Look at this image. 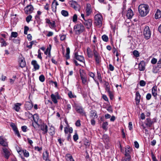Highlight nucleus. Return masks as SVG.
<instances>
[{
  "label": "nucleus",
  "instance_id": "nucleus-1",
  "mask_svg": "<svg viewBox=\"0 0 161 161\" xmlns=\"http://www.w3.org/2000/svg\"><path fill=\"white\" fill-rule=\"evenodd\" d=\"M74 30L77 34H79L82 32L84 30V26L81 24H79L75 25L74 26Z\"/></svg>",
  "mask_w": 161,
  "mask_h": 161
},
{
  "label": "nucleus",
  "instance_id": "nucleus-2",
  "mask_svg": "<svg viewBox=\"0 0 161 161\" xmlns=\"http://www.w3.org/2000/svg\"><path fill=\"white\" fill-rule=\"evenodd\" d=\"M95 23L96 25L99 26H101L102 25V21L103 17L100 14H97L94 17Z\"/></svg>",
  "mask_w": 161,
  "mask_h": 161
},
{
  "label": "nucleus",
  "instance_id": "nucleus-3",
  "mask_svg": "<svg viewBox=\"0 0 161 161\" xmlns=\"http://www.w3.org/2000/svg\"><path fill=\"white\" fill-rule=\"evenodd\" d=\"M149 12V6L147 4H142V17L146 16Z\"/></svg>",
  "mask_w": 161,
  "mask_h": 161
},
{
  "label": "nucleus",
  "instance_id": "nucleus-4",
  "mask_svg": "<svg viewBox=\"0 0 161 161\" xmlns=\"http://www.w3.org/2000/svg\"><path fill=\"white\" fill-rule=\"evenodd\" d=\"M143 35L146 39H149L151 37V33L149 27L148 26L145 27L143 30Z\"/></svg>",
  "mask_w": 161,
  "mask_h": 161
},
{
  "label": "nucleus",
  "instance_id": "nucleus-5",
  "mask_svg": "<svg viewBox=\"0 0 161 161\" xmlns=\"http://www.w3.org/2000/svg\"><path fill=\"white\" fill-rule=\"evenodd\" d=\"M93 53L95 61L97 64H99L101 62V57L95 49L93 50Z\"/></svg>",
  "mask_w": 161,
  "mask_h": 161
},
{
  "label": "nucleus",
  "instance_id": "nucleus-6",
  "mask_svg": "<svg viewBox=\"0 0 161 161\" xmlns=\"http://www.w3.org/2000/svg\"><path fill=\"white\" fill-rule=\"evenodd\" d=\"M51 97L52 101L56 104L58 103L57 99H60V97L58 92H57L54 94L52 93L51 95Z\"/></svg>",
  "mask_w": 161,
  "mask_h": 161
},
{
  "label": "nucleus",
  "instance_id": "nucleus-7",
  "mask_svg": "<svg viewBox=\"0 0 161 161\" xmlns=\"http://www.w3.org/2000/svg\"><path fill=\"white\" fill-rule=\"evenodd\" d=\"M70 4L71 6L76 10L79 11L80 8V6L76 2L74 1H70Z\"/></svg>",
  "mask_w": 161,
  "mask_h": 161
},
{
  "label": "nucleus",
  "instance_id": "nucleus-8",
  "mask_svg": "<svg viewBox=\"0 0 161 161\" xmlns=\"http://www.w3.org/2000/svg\"><path fill=\"white\" fill-rule=\"evenodd\" d=\"M33 10V8L31 5L27 6L25 9V13L27 14L31 13Z\"/></svg>",
  "mask_w": 161,
  "mask_h": 161
},
{
  "label": "nucleus",
  "instance_id": "nucleus-9",
  "mask_svg": "<svg viewBox=\"0 0 161 161\" xmlns=\"http://www.w3.org/2000/svg\"><path fill=\"white\" fill-rule=\"evenodd\" d=\"M80 74L82 82L83 84H85L86 82V73L82 71V72H80Z\"/></svg>",
  "mask_w": 161,
  "mask_h": 161
},
{
  "label": "nucleus",
  "instance_id": "nucleus-10",
  "mask_svg": "<svg viewBox=\"0 0 161 161\" xmlns=\"http://www.w3.org/2000/svg\"><path fill=\"white\" fill-rule=\"evenodd\" d=\"M2 149L5 158L8 159L11 154L10 151L9 150L5 147L3 148Z\"/></svg>",
  "mask_w": 161,
  "mask_h": 161
},
{
  "label": "nucleus",
  "instance_id": "nucleus-11",
  "mask_svg": "<svg viewBox=\"0 0 161 161\" xmlns=\"http://www.w3.org/2000/svg\"><path fill=\"white\" fill-rule=\"evenodd\" d=\"M10 126L12 127L13 130L15 132V134L17 135V136L19 137H20V135L18 130L15 124L14 123H12L10 124Z\"/></svg>",
  "mask_w": 161,
  "mask_h": 161
},
{
  "label": "nucleus",
  "instance_id": "nucleus-12",
  "mask_svg": "<svg viewBox=\"0 0 161 161\" xmlns=\"http://www.w3.org/2000/svg\"><path fill=\"white\" fill-rule=\"evenodd\" d=\"M86 15L87 16H89L91 13L92 10L91 6L90 4H86Z\"/></svg>",
  "mask_w": 161,
  "mask_h": 161
},
{
  "label": "nucleus",
  "instance_id": "nucleus-13",
  "mask_svg": "<svg viewBox=\"0 0 161 161\" xmlns=\"http://www.w3.org/2000/svg\"><path fill=\"white\" fill-rule=\"evenodd\" d=\"M41 129L43 131L42 133L44 134L47 132V126L44 123L41 125Z\"/></svg>",
  "mask_w": 161,
  "mask_h": 161
},
{
  "label": "nucleus",
  "instance_id": "nucleus-14",
  "mask_svg": "<svg viewBox=\"0 0 161 161\" xmlns=\"http://www.w3.org/2000/svg\"><path fill=\"white\" fill-rule=\"evenodd\" d=\"M141 96L138 92H137L136 94L135 100L137 107H139V103L140 102Z\"/></svg>",
  "mask_w": 161,
  "mask_h": 161
},
{
  "label": "nucleus",
  "instance_id": "nucleus-15",
  "mask_svg": "<svg viewBox=\"0 0 161 161\" xmlns=\"http://www.w3.org/2000/svg\"><path fill=\"white\" fill-rule=\"evenodd\" d=\"M84 23L85 25L86 26V28L89 29L92 25V20L90 19L87 20H85Z\"/></svg>",
  "mask_w": 161,
  "mask_h": 161
},
{
  "label": "nucleus",
  "instance_id": "nucleus-16",
  "mask_svg": "<svg viewBox=\"0 0 161 161\" xmlns=\"http://www.w3.org/2000/svg\"><path fill=\"white\" fill-rule=\"evenodd\" d=\"M75 57L77 60L80 62H83L84 61V59L83 57L82 56L78 55L77 53L76 52L75 53Z\"/></svg>",
  "mask_w": 161,
  "mask_h": 161
},
{
  "label": "nucleus",
  "instance_id": "nucleus-17",
  "mask_svg": "<svg viewBox=\"0 0 161 161\" xmlns=\"http://www.w3.org/2000/svg\"><path fill=\"white\" fill-rule=\"evenodd\" d=\"M75 110L78 113L82 115H85V113L83 110L82 108L80 106H77L76 107Z\"/></svg>",
  "mask_w": 161,
  "mask_h": 161
},
{
  "label": "nucleus",
  "instance_id": "nucleus-18",
  "mask_svg": "<svg viewBox=\"0 0 161 161\" xmlns=\"http://www.w3.org/2000/svg\"><path fill=\"white\" fill-rule=\"evenodd\" d=\"M133 15L134 14L132 10L130 8H129L127 11L126 14V16L127 18L128 19H130L132 18Z\"/></svg>",
  "mask_w": 161,
  "mask_h": 161
},
{
  "label": "nucleus",
  "instance_id": "nucleus-19",
  "mask_svg": "<svg viewBox=\"0 0 161 161\" xmlns=\"http://www.w3.org/2000/svg\"><path fill=\"white\" fill-rule=\"evenodd\" d=\"M31 64L33 65L34 69L36 70H38L39 69L40 66L37 64V61L35 60H33L31 61Z\"/></svg>",
  "mask_w": 161,
  "mask_h": 161
},
{
  "label": "nucleus",
  "instance_id": "nucleus-20",
  "mask_svg": "<svg viewBox=\"0 0 161 161\" xmlns=\"http://www.w3.org/2000/svg\"><path fill=\"white\" fill-rule=\"evenodd\" d=\"M0 144L4 147H6L8 146L7 143L2 136H0Z\"/></svg>",
  "mask_w": 161,
  "mask_h": 161
},
{
  "label": "nucleus",
  "instance_id": "nucleus-21",
  "mask_svg": "<svg viewBox=\"0 0 161 161\" xmlns=\"http://www.w3.org/2000/svg\"><path fill=\"white\" fill-rule=\"evenodd\" d=\"M131 151V149L130 147H127L125 150V155L126 157H130V153Z\"/></svg>",
  "mask_w": 161,
  "mask_h": 161
},
{
  "label": "nucleus",
  "instance_id": "nucleus-22",
  "mask_svg": "<svg viewBox=\"0 0 161 161\" xmlns=\"http://www.w3.org/2000/svg\"><path fill=\"white\" fill-rule=\"evenodd\" d=\"M28 114L29 116H30L31 117L33 116V120L34 122H38V120H39V118L38 115L37 114H34L33 115H32L30 113H29Z\"/></svg>",
  "mask_w": 161,
  "mask_h": 161
},
{
  "label": "nucleus",
  "instance_id": "nucleus-23",
  "mask_svg": "<svg viewBox=\"0 0 161 161\" xmlns=\"http://www.w3.org/2000/svg\"><path fill=\"white\" fill-rule=\"evenodd\" d=\"M102 139L105 143H107L109 141V137L106 134H104L103 135Z\"/></svg>",
  "mask_w": 161,
  "mask_h": 161
},
{
  "label": "nucleus",
  "instance_id": "nucleus-24",
  "mask_svg": "<svg viewBox=\"0 0 161 161\" xmlns=\"http://www.w3.org/2000/svg\"><path fill=\"white\" fill-rule=\"evenodd\" d=\"M20 66L21 68L25 67L26 65V63L24 59L20 58L19 59Z\"/></svg>",
  "mask_w": 161,
  "mask_h": 161
},
{
  "label": "nucleus",
  "instance_id": "nucleus-25",
  "mask_svg": "<svg viewBox=\"0 0 161 161\" xmlns=\"http://www.w3.org/2000/svg\"><path fill=\"white\" fill-rule=\"evenodd\" d=\"M25 107L28 110H30L33 107L32 104L30 102H26L25 104Z\"/></svg>",
  "mask_w": 161,
  "mask_h": 161
},
{
  "label": "nucleus",
  "instance_id": "nucleus-26",
  "mask_svg": "<svg viewBox=\"0 0 161 161\" xmlns=\"http://www.w3.org/2000/svg\"><path fill=\"white\" fill-rule=\"evenodd\" d=\"M157 87L156 86H153L152 89V95L154 97H156L157 95Z\"/></svg>",
  "mask_w": 161,
  "mask_h": 161
},
{
  "label": "nucleus",
  "instance_id": "nucleus-27",
  "mask_svg": "<svg viewBox=\"0 0 161 161\" xmlns=\"http://www.w3.org/2000/svg\"><path fill=\"white\" fill-rule=\"evenodd\" d=\"M161 17V11L159 9H158L155 14V18L156 19H157L160 18Z\"/></svg>",
  "mask_w": 161,
  "mask_h": 161
},
{
  "label": "nucleus",
  "instance_id": "nucleus-28",
  "mask_svg": "<svg viewBox=\"0 0 161 161\" xmlns=\"http://www.w3.org/2000/svg\"><path fill=\"white\" fill-rule=\"evenodd\" d=\"M21 105V104L19 103H17L14 104V109L16 111L18 112L19 111L20 108V106Z\"/></svg>",
  "mask_w": 161,
  "mask_h": 161
},
{
  "label": "nucleus",
  "instance_id": "nucleus-29",
  "mask_svg": "<svg viewBox=\"0 0 161 161\" xmlns=\"http://www.w3.org/2000/svg\"><path fill=\"white\" fill-rule=\"evenodd\" d=\"M90 117L92 119H96L97 118V113L96 111H91L90 112Z\"/></svg>",
  "mask_w": 161,
  "mask_h": 161
},
{
  "label": "nucleus",
  "instance_id": "nucleus-30",
  "mask_svg": "<svg viewBox=\"0 0 161 161\" xmlns=\"http://www.w3.org/2000/svg\"><path fill=\"white\" fill-rule=\"evenodd\" d=\"M146 125L149 127H150L153 123V122L150 119L147 118L146 120Z\"/></svg>",
  "mask_w": 161,
  "mask_h": 161
},
{
  "label": "nucleus",
  "instance_id": "nucleus-31",
  "mask_svg": "<svg viewBox=\"0 0 161 161\" xmlns=\"http://www.w3.org/2000/svg\"><path fill=\"white\" fill-rule=\"evenodd\" d=\"M49 154L47 151H46L43 153V158L44 160H46L48 159Z\"/></svg>",
  "mask_w": 161,
  "mask_h": 161
},
{
  "label": "nucleus",
  "instance_id": "nucleus-32",
  "mask_svg": "<svg viewBox=\"0 0 161 161\" xmlns=\"http://www.w3.org/2000/svg\"><path fill=\"white\" fill-rule=\"evenodd\" d=\"M70 49L68 47L66 48V53L65 55V57L67 59H69V58Z\"/></svg>",
  "mask_w": 161,
  "mask_h": 161
},
{
  "label": "nucleus",
  "instance_id": "nucleus-33",
  "mask_svg": "<svg viewBox=\"0 0 161 161\" xmlns=\"http://www.w3.org/2000/svg\"><path fill=\"white\" fill-rule=\"evenodd\" d=\"M105 85L106 86V90L108 92H109L110 91V88L108 83L107 82H105Z\"/></svg>",
  "mask_w": 161,
  "mask_h": 161
},
{
  "label": "nucleus",
  "instance_id": "nucleus-34",
  "mask_svg": "<svg viewBox=\"0 0 161 161\" xmlns=\"http://www.w3.org/2000/svg\"><path fill=\"white\" fill-rule=\"evenodd\" d=\"M66 157L67 158L68 161H75L72 156L69 154H68L66 155Z\"/></svg>",
  "mask_w": 161,
  "mask_h": 161
},
{
  "label": "nucleus",
  "instance_id": "nucleus-35",
  "mask_svg": "<svg viewBox=\"0 0 161 161\" xmlns=\"http://www.w3.org/2000/svg\"><path fill=\"white\" fill-rule=\"evenodd\" d=\"M61 14L65 17H66L68 16V12L66 10H62L61 12Z\"/></svg>",
  "mask_w": 161,
  "mask_h": 161
},
{
  "label": "nucleus",
  "instance_id": "nucleus-36",
  "mask_svg": "<svg viewBox=\"0 0 161 161\" xmlns=\"http://www.w3.org/2000/svg\"><path fill=\"white\" fill-rule=\"evenodd\" d=\"M102 39L103 41L106 42H108V36L105 35H104L102 36Z\"/></svg>",
  "mask_w": 161,
  "mask_h": 161
},
{
  "label": "nucleus",
  "instance_id": "nucleus-37",
  "mask_svg": "<svg viewBox=\"0 0 161 161\" xmlns=\"http://www.w3.org/2000/svg\"><path fill=\"white\" fill-rule=\"evenodd\" d=\"M0 42L1 43V45L2 46H6L7 45L6 42L2 38H1Z\"/></svg>",
  "mask_w": 161,
  "mask_h": 161
},
{
  "label": "nucleus",
  "instance_id": "nucleus-38",
  "mask_svg": "<svg viewBox=\"0 0 161 161\" xmlns=\"http://www.w3.org/2000/svg\"><path fill=\"white\" fill-rule=\"evenodd\" d=\"M32 125L35 128H36L39 127L40 125L38 123V122H35L32 123Z\"/></svg>",
  "mask_w": 161,
  "mask_h": 161
},
{
  "label": "nucleus",
  "instance_id": "nucleus-39",
  "mask_svg": "<svg viewBox=\"0 0 161 161\" xmlns=\"http://www.w3.org/2000/svg\"><path fill=\"white\" fill-rule=\"evenodd\" d=\"M89 50H90L89 48H87V53L88 56L89 58H92V55L91 53V51H89Z\"/></svg>",
  "mask_w": 161,
  "mask_h": 161
},
{
  "label": "nucleus",
  "instance_id": "nucleus-40",
  "mask_svg": "<svg viewBox=\"0 0 161 161\" xmlns=\"http://www.w3.org/2000/svg\"><path fill=\"white\" fill-rule=\"evenodd\" d=\"M68 94L69 97L70 98H75L76 97V96L73 95L72 93L71 92H69Z\"/></svg>",
  "mask_w": 161,
  "mask_h": 161
},
{
  "label": "nucleus",
  "instance_id": "nucleus-41",
  "mask_svg": "<svg viewBox=\"0 0 161 161\" xmlns=\"http://www.w3.org/2000/svg\"><path fill=\"white\" fill-rule=\"evenodd\" d=\"M23 152L25 157H27L29 156V153L28 151H27L26 150H23Z\"/></svg>",
  "mask_w": 161,
  "mask_h": 161
},
{
  "label": "nucleus",
  "instance_id": "nucleus-42",
  "mask_svg": "<svg viewBox=\"0 0 161 161\" xmlns=\"http://www.w3.org/2000/svg\"><path fill=\"white\" fill-rule=\"evenodd\" d=\"M133 55L136 57H138L139 56V54L138 52L136 50H134L133 52Z\"/></svg>",
  "mask_w": 161,
  "mask_h": 161
},
{
  "label": "nucleus",
  "instance_id": "nucleus-43",
  "mask_svg": "<svg viewBox=\"0 0 161 161\" xmlns=\"http://www.w3.org/2000/svg\"><path fill=\"white\" fill-rule=\"evenodd\" d=\"M108 125V124L107 122H103L102 124V128L104 129H106V127H107V126Z\"/></svg>",
  "mask_w": 161,
  "mask_h": 161
},
{
  "label": "nucleus",
  "instance_id": "nucleus-44",
  "mask_svg": "<svg viewBox=\"0 0 161 161\" xmlns=\"http://www.w3.org/2000/svg\"><path fill=\"white\" fill-rule=\"evenodd\" d=\"M39 79L41 81L43 82L45 80V77L43 75H41L39 76Z\"/></svg>",
  "mask_w": 161,
  "mask_h": 161
},
{
  "label": "nucleus",
  "instance_id": "nucleus-45",
  "mask_svg": "<svg viewBox=\"0 0 161 161\" xmlns=\"http://www.w3.org/2000/svg\"><path fill=\"white\" fill-rule=\"evenodd\" d=\"M97 78L100 81H102V77L101 76V74L98 71L97 72Z\"/></svg>",
  "mask_w": 161,
  "mask_h": 161
},
{
  "label": "nucleus",
  "instance_id": "nucleus-46",
  "mask_svg": "<svg viewBox=\"0 0 161 161\" xmlns=\"http://www.w3.org/2000/svg\"><path fill=\"white\" fill-rule=\"evenodd\" d=\"M18 36V33L15 32H12L11 33V36L14 37H16Z\"/></svg>",
  "mask_w": 161,
  "mask_h": 161
},
{
  "label": "nucleus",
  "instance_id": "nucleus-47",
  "mask_svg": "<svg viewBox=\"0 0 161 161\" xmlns=\"http://www.w3.org/2000/svg\"><path fill=\"white\" fill-rule=\"evenodd\" d=\"M145 69V63L143 61H142V71H143Z\"/></svg>",
  "mask_w": 161,
  "mask_h": 161
},
{
  "label": "nucleus",
  "instance_id": "nucleus-48",
  "mask_svg": "<svg viewBox=\"0 0 161 161\" xmlns=\"http://www.w3.org/2000/svg\"><path fill=\"white\" fill-rule=\"evenodd\" d=\"M151 155L153 161H158V160H157V159L156 158L155 156L154 155L153 152H152L151 153Z\"/></svg>",
  "mask_w": 161,
  "mask_h": 161
},
{
  "label": "nucleus",
  "instance_id": "nucleus-49",
  "mask_svg": "<svg viewBox=\"0 0 161 161\" xmlns=\"http://www.w3.org/2000/svg\"><path fill=\"white\" fill-rule=\"evenodd\" d=\"M73 139L75 141H76L78 139V136L77 133L75 134L73 136Z\"/></svg>",
  "mask_w": 161,
  "mask_h": 161
},
{
  "label": "nucleus",
  "instance_id": "nucleus-50",
  "mask_svg": "<svg viewBox=\"0 0 161 161\" xmlns=\"http://www.w3.org/2000/svg\"><path fill=\"white\" fill-rule=\"evenodd\" d=\"M32 16L31 15H28L26 18V21L28 22L29 23L30 20H31V19L32 18Z\"/></svg>",
  "mask_w": 161,
  "mask_h": 161
},
{
  "label": "nucleus",
  "instance_id": "nucleus-51",
  "mask_svg": "<svg viewBox=\"0 0 161 161\" xmlns=\"http://www.w3.org/2000/svg\"><path fill=\"white\" fill-rule=\"evenodd\" d=\"M29 29V27L27 26H25L24 27V33L26 35L27 34V31Z\"/></svg>",
  "mask_w": 161,
  "mask_h": 161
},
{
  "label": "nucleus",
  "instance_id": "nucleus-52",
  "mask_svg": "<svg viewBox=\"0 0 161 161\" xmlns=\"http://www.w3.org/2000/svg\"><path fill=\"white\" fill-rule=\"evenodd\" d=\"M41 12L40 11H38L37 12V15H36L35 16V19H39V16L41 15Z\"/></svg>",
  "mask_w": 161,
  "mask_h": 161
},
{
  "label": "nucleus",
  "instance_id": "nucleus-53",
  "mask_svg": "<svg viewBox=\"0 0 161 161\" xmlns=\"http://www.w3.org/2000/svg\"><path fill=\"white\" fill-rule=\"evenodd\" d=\"M77 16L76 14H75L73 17V21L74 22H75L77 21Z\"/></svg>",
  "mask_w": 161,
  "mask_h": 161
},
{
  "label": "nucleus",
  "instance_id": "nucleus-54",
  "mask_svg": "<svg viewBox=\"0 0 161 161\" xmlns=\"http://www.w3.org/2000/svg\"><path fill=\"white\" fill-rule=\"evenodd\" d=\"M157 62V59L154 58H153L152 59L151 63L153 64H155Z\"/></svg>",
  "mask_w": 161,
  "mask_h": 161
},
{
  "label": "nucleus",
  "instance_id": "nucleus-55",
  "mask_svg": "<svg viewBox=\"0 0 161 161\" xmlns=\"http://www.w3.org/2000/svg\"><path fill=\"white\" fill-rule=\"evenodd\" d=\"M129 128L130 130H132L133 129V126L131 122H130L129 123Z\"/></svg>",
  "mask_w": 161,
  "mask_h": 161
},
{
  "label": "nucleus",
  "instance_id": "nucleus-56",
  "mask_svg": "<svg viewBox=\"0 0 161 161\" xmlns=\"http://www.w3.org/2000/svg\"><path fill=\"white\" fill-rule=\"evenodd\" d=\"M27 128V127L26 126H22L21 129L24 132H25L26 131V129Z\"/></svg>",
  "mask_w": 161,
  "mask_h": 161
},
{
  "label": "nucleus",
  "instance_id": "nucleus-57",
  "mask_svg": "<svg viewBox=\"0 0 161 161\" xmlns=\"http://www.w3.org/2000/svg\"><path fill=\"white\" fill-rule=\"evenodd\" d=\"M151 95L150 93H148L146 97V98L147 100H149L151 99Z\"/></svg>",
  "mask_w": 161,
  "mask_h": 161
},
{
  "label": "nucleus",
  "instance_id": "nucleus-58",
  "mask_svg": "<svg viewBox=\"0 0 161 161\" xmlns=\"http://www.w3.org/2000/svg\"><path fill=\"white\" fill-rule=\"evenodd\" d=\"M38 58L40 59H41L42 58V57L41 56V53L40 50L39 49L38 50Z\"/></svg>",
  "mask_w": 161,
  "mask_h": 161
},
{
  "label": "nucleus",
  "instance_id": "nucleus-59",
  "mask_svg": "<svg viewBox=\"0 0 161 161\" xmlns=\"http://www.w3.org/2000/svg\"><path fill=\"white\" fill-rule=\"evenodd\" d=\"M134 146L136 148H138L139 147V144L137 141L134 142Z\"/></svg>",
  "mask_w": 161,
  "mask_h": 161
},
{
  "label": "nucleus",
  "instance_id": "nucleus-60",
  "mask_svg": "<svg viewBox=\"0 0 161 161\" xmlns=\"http://www.w3.org/2000/svg\"><path fill=\"white\" fill-rule=\"evenodd\" d=\"M109 69L111 71H113L114 70V67L111 64H110L109 65Z\"/></svg>",
  "mask_w": 161,
  "mask_h": 161
},
{
  "label": "nucleus",
  "instance_id": "nucleus-61",
  "mask_svg": "<svg viewBox=\"0 0 161 161\" xmlns=\"http://www.w3.org/2000/svg\"><path fill=\"white\" fill-rule=\"evenodd\" d=\"M108 92V93L110 99L111 100L113 99L114 97L113 95L112 94L110 91H109V92Z\"/></svg>",
  "mask_w": 161,
  "mask_h": 161
},
{
  "label": "nucleus",
  "instance_id": "nucleus-62",
  "mask_svg": "<svg viewBox=\"0 0 161 161\" xmlns=\"http://www.w3.org/2000/svg\"><path fill=\"white\" fill-rule=\"evenodd\" d=\"M157 66L159 68H161V58L158 61L157 63Z\"/></svg>",
  "mask_w": 161,
  "mask_h": 161
},
{
  "label": "nucleus",
  "instance_id": "nucleus-63",
  "mask_svg": "<svg viewBox=\"0 0 161 161\" xmlns=\"http://www.w3.org/2000/svg\"><path fill=\"white\" fill-rule=\"evenodd\" d=\"M75 124L77 126H79L80 125V121L78 120L75 123Z\"/></svg>",
  "mask_w": 161,
  "mask_h": 161
},
{
  "label": "nucleus",
  "instance_id": "nucleus-64",
  "mask_svg": "<svg viewBox=\"0 0 161 161\" xmlns=\"http://www.w3.org/2000/svg\"><path fill=\"white\" fill-rule=\"evenodd\" d=\"M91 124L92 125H94L95 124V121L94 120L95 119H92L91 118Z\"/></svg>",
  "mask_w": 161,
  "mask_h": 161
}]
</instances>
